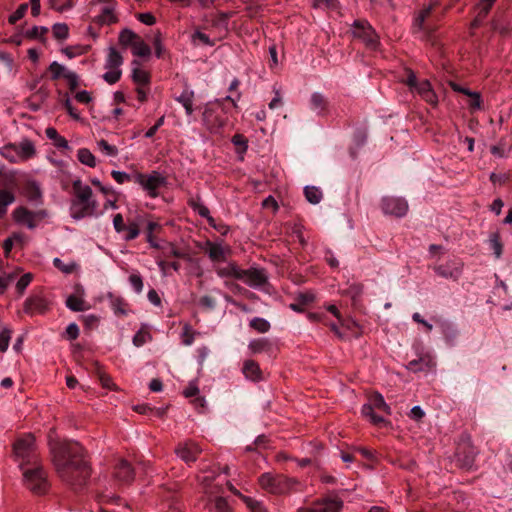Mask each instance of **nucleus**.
I'll return each instance as SVG.
<instances>
[{
	"mask_svg": "<svg viewBox=\"0 0 512 512\" xmlns=\"http://www.w3.org/2000/svg\"><path fill=\"white\" fill-rule=\"evenodd\" d=\"M32 274L26 273L20 277V279L16 283V289L20 294H23L27 286L32 281Z\"/></svg>",
	"mask_w": 512,
	"mask_h": 512,
	"instance_id": "nucleus-58",
	"label": "nucleus"
},
{
	"mask_svg": "<svg viewBox=\"0 0 512 512\" xmlns=\"http://www.w3.org/2000/svg\"><path fill=\"white\" fill-rule=\"evenodd\" d=\"M381 209L386 215L403 217L408 212V203L401 197L386 196L381 200Z\"/></svg>",
	"mask_w": 512,
	"mask_h": 512,
	"instance_id": "nucleus-11",
	"label": "nucleus"
},
{
	"mask_svg": "<svg viewBox=\"0 0 512 512\" xmlns=\"http://www.w3.org/2000/svg\"><path fill=\"white\" fill-rule=\"evenodd\" d=\"M78 160L91 168L96 166L95 156L91 153V151L87 148H81L77 153Z\"/></svg>",
	"mask_w": 512,
	"mask_h": 512,
	"instance_id": "nucleus-39",
	"label": "nucleus"
},
{
	"mask_svg": "<svg viewBox=\"0 0 512 512\" xmlns=\"http://www.w3.org/2000/svg\"><path fill=\"white\" fill-rule=\"evenodd\" d=\"M132 80L137 86L150 85L151 75L148 71L141 69V63L138 60L132 61Z\"/></svg>",
	"mask_w": 512,
	"mask_h": 512,
	"instance_id": "nucleus-21",
	"label": "nucleus"
},
{
	"mask_svg": "<svg viewBox=\"0 0 512 512\" xmlns=\"http://www.w3.org/2000/svg\"><path fill=\"white\" fill-rule=\"evenodd\" d=\"M132 53L138 57H147L151 54V49L140 37L133 43Z\"/></svg>",
	"mask_w": 512,
	"mask_h": 512,
	"instance_id": "nucleus-38",
	"label": "nucleus"
},
{
	"mask_svg": "<svg viewBox=\"0 0 512 512\" xmlns=\"http://www.w3.org/2000/svg\"><path fill=\"white\" fill-rule=\"evenodd\" d=\"M50 7L57 12H64L74 6L73 0H48Z\"/></svg>",
	"mask_w": 512,
	"mask_h": 512,
	"instance_id": "nucleus-48",
	"label": "nucleus"
},
{
	"mask_svg": "<svg viewBox=\"0 0 512 512\" xmlns=\"http://www.w3.org/2000/svg\"><path fill=\"white\" fill-rule=\"evenodd\" d=\"M18 146V153L20 154L19 157L22 160H28L32 158L35 153V146L32 141L28 139H24L20 142Z\"/></svg>",
	"mask_w": 512,
	"mask_h": 512,
	"instance_id": "nucleus-31",
	"label": "nucleus"
},
{
	"mask_svg": "<svg viewBox=\"0 0 512 512\" xmlns=\"http://www.w3.org/2000/svg\"><path fill=\"white\" fill-rule=\"evenodd\" d=\"M249 326L259 333H266L271 328L269 321L260 317H255L251 319L249 322Z\"/></svg>",
	"mask_w": 512,
	"mask_h": 512,
	"instance_id": "nucleus-42",
	"label": "nucleus"
},
{
	"mask_svg": "<svg viewBox=\"0 0 512 512\" xmlns=\"http://www.w3.org/2000/svg\"><path fill=\"white\" fill-rule=\"evenodd\" d=\"M342 507L343 502L338 497L323 498L309 507L298 509V512H340Z\"/></svg>",
	"mask_w": 512,
	"mask_h": 512,
	"instance_id": "nucleus-12",
	"label": "nucleus"
},
{
	"mask_svg": "<svg viewBox=\"0 0 512 512\" xmlns=\"http://www.w3.org/2000/svg\"><path fill=\"white\" fill-rule=\"evenodd\" d=\"M26 197L30 202H34V203L42 202V192H41L40 188L34 184L31 185L27 189Z\"/></svg>",
	"mask_w": 512,
	"mask_h": 512,
	"instance_id": "nucleus-52",
	"label": "nucleus"
},
{
	"mask_svg": "<svg viewBox=\"0 0 512 512\" xmlns=\"http://www.w3.org/2000/svg\"><path fill=\"white\" fill-rule=\"evenodd\" d=\"M182 343L186 346H189L194 341V332L191 329V326L188 324H185L183 327V331L181 334Z\"/></svg>",
	"mask_w": 512,
	"mask_h": 512,
	"instance_id": "nucleus-59",
	"label": "nucleus"
},
{
	"mask_svg": "<svg viewBox=\"0 0 512 512\" xmlns=\"http://www.w3.org/2000/svg\"><path fill=\"white\" fill-rule=\"evenodd\" d=\"M52 33L54 38L58 40H65L69 36V28L65 23H56L52 26Z\"/></svg>",
	"mask_w": 512,
	"mask_h": 512,
	"instance_id": "nucleus-46",
	"label": "nucleus"
},
{
	"mask_svg": "<svg viewBox=\"0 0 512 512\" xmlns=\"http://www.w3.org/2000/svg\"><path fill=\"white\" fill-rule=\"evenodd\" d=\"M272 348V343L267 338L253 339L248 344L251 354L270 353Z\"/></svg>",
	"mask_w": 512,
	"mask_h": 512,
	"instance_id": "nucleus-25",
	"label": "nucleus"
},
{
	"mask_svg": "<svg viewBox=\"0 0 512 512\" xmlns=\"http://www.w3.org/2000/svg\"><path fill=\"white\" fill-rule=\"evenodd\" d=\"M375 408H373L370 404L365 403L361 408V414L365 418H368L371 423L375 425H379L383 423L385 420L382 416L377 415L374 412Z\"/></svg>",
	"mask_w": 512,
	"mask_h": 512,
	"instance_id": "nucleus-36",
	"label": "nucleus"
},
{
	"mask_svg": "<svg viewBox=\"0 0 512 512\" xmlns=\"http://www.w3.org/2000/svg\"><path fill=\"white\" fill-rule=\"evenodd\" d=\"M66 306L70 310L75 311V312L84 311L86 309L85 301L82 298L77 297L75 295H70L66 299Z\"/></svg>",
	"mask_w": 512,
	"mask_h": 512,
	"instance_id": "nucleus-43",
	"label": "nucleus"
},
{
	"mask_svg": "<svg viewBox=\"0 0 512 512\" xmlns=\"http://www.w3.org/2000/svg\"><path fill=\"white\" fill-rule=\"evenodd\" d=\"M260 486L272 494H285L295 489L299 483L295 478L282 474L264 473L259 477Z\"/></svg>",
	"mask_w": 512,
	"mask_h": 512,
	"instance_id": "nucleus-4",
	"label": "nucleus"
},
{
	"mask_svg": "<svg viewBox=\"0 0 512 512\" xmlns=\"http://www.w3.org/2000/svg\"><path fill=\"white\" fill-rule=\"evenodd\" d=\"M11 334H12L11 329L6 328V327L3 328L2 331L0 332V351L2 353L6 352L9 347Z\"/></svg>",
	"mask_w": 512,
	"mask_h": 512,
	"instance_id": "nucleus-54",
	"label": "nucleus"
},
{
	"mask_svg": "<svg viewBox=\"0 0 512 512\" xmlns=\"http://www.w3.org/2000/svg\"><path fill=\"white\" fill-rule=\"evenodd\" d=\"M13 219L20 225H25L29 229H35L37 222L48 217V212L44 209L30 211L26 207L20 206L13 211Z\"/></svg>",
	"mask_w": 512,
	"mask_h": 512,
	"instance_id": "nucleus-9",
	"label": "nucleus"
},
{
	"mask_svg": "<svg viewBox=\"0 0 512 512\" xmlns=\"http://www.w3.org/2000/svg\"><path fill=\"white\" fill-rule=\"evenodd\" d=\"M53 264L57 269L65 274H70L76 269V264L74 262L65 264L60 258H54Z\"/></svg>",
	"mask_w": 512,
	"mask_h": 512,
	"instance_id": "nucleus-56",
	"label": "nucleus"
},
{
	"mask_svg": "<svg viewBox=\"0 0 512 512\" xmlns=\"http://www.w3.org/2000/svg\"><path fill=\"white\" fill-rule=\"evenodd\" d=\"M242 372L244 376L252 381H260L262 380V371L260 366L254 360H246L243 364Z\"/></svg>",
	"mask_w": 512,
	"mask_h": 512,
	"instance_id": "nucleus-24",
	"label": "nucleus"
},
{
	"mask_svg": "<svg viewBox=\"0 0 512 512\" xmlns=\"http://www.w3.org/2000/svg\"><path fill=\"white\" fill-rule=\"evenodd\" d=\"M231 141L241 152H245L248 148V141L242 134H235Z\"/></svg>",
	"mask_w": 512,
	"mask_h": 512,
	"instance_id": "nucleus-61",
	"label": "nucleus"
},
{
	"mask_svg": "<svg viewBox=\"0 0 512 512\" xmlns=\"http://www.w3.org/2000/svg\"><path fill=\"white\" fill-rule=\"evenodd\" d=\"M107 298L110 302V307L113 310L114 314L117 316H126L129 312V305L121 296H116L113 293L109 292L107 294Z\"/></svg>",
	"mask_w": 512,
	"mask_h": 512,
	"instance_id": "nucleus-23",
	"label": "nucleus"
},
{
	"mask_svg": "<svg viewBox=\"0 0 512 512\" xmlns=\"http://www.w3.org/2000/svg\"><path fill=\"white\" fill-rule=\"evenodd\" d=\"M15 201L14 194L6 189L0 190V218L7 213V207Z\"/></svg>",
	"mask_w": 512,
	"mask_h": 512,
	"instance_id": "nucleus-34",
	"label": "nucleus"
},
{
	"mask_svg": "<svg viewBox=\"0 0 512 512\" xmlns=\"http://www.w3.org/2000/svg\"><path fill=\"white\" fill-rule=\"evenodd\" d=\"M27 9H28V4L27 3H23L21 4L15 12H13L9 18H8V21L10 24H15L17 21H19L20 19H22L25 15V13L27 12Z\"/></svg>",
	"mask_w": 512,
	"mask_h": 512,
	"instance_id": "nucleus-55",
	"label": "nucleus"
},
{
	"mask_svg": "<svg viewBox=\"0 0 512 512\" xmlns=\"http://www.w3.org/2000/svg\"><path fill=\"white\" fill-rule=\"evenodd\" d=\"M48 309V302L41 296H33L26 299L24 311L30 315L43 314Z\"/></svg>",
	"mask_w": 512,
	"mask_h": 512,
	"instance_id": "nucleus-19",
	"label": "nucleus"
},
{
	"mask_svg": "<svg viewBox=\"0 0 512 512\" xmlns=\"http://www.w3.org/2000/svg\"><path fill=\"white\" fill-rule=\"evenodd\" d=\"M111 176L118 184H124L133 179V177L130 174L123 172V171H117V170H113L111 172Z\"/></svg>",
	"mask_w": 512,
	"mask_h": 512,
	"instance_id": "nucleus-63",
	"label": "nucleus"
},
{
	"mask_svg": "<svg viewBox=\"0 0 512 512\" xmlns=\"http://www.w3.org/2000/svg\"><path fill=\"white\" fill-rule=\"evenodd\" d=\"M13 450L16 457L25 460L27 463H33V461H37L35 454V438L31 434L19 438L14 443Z\"/></svg>",
	"mask_w": 512,
	"mask_h": 512,
	"instance_id": "nucleus-10",
	"label": "nucleus"
},
{
	"mask_svg": "<svg viewBox=\"0 0 512 512\" xmlns=\"http://www.w3.org/2000/svg\"><path fill=\"white\" fill-rule=\"evenodd\" d=\"M201 452V448L194 442L180 443L175 448L176 455L186 463L195 462Z\"/></svg>",
	"mask_w": 512,
	"mask_h": 512,
	"instance_id": "nucleus-14",
	"label": "nucleus"
},
{
	"mask_svg": "<svg viewBox=\"0 0 512 512\" xmlns=\"http://www.w3.org/2000/svg\"><path fill=\"white\" fill-rule=\"evenodd\" d=\"M375 408H373L370 404L365 403L361 408V414L365 418H368L371 423L375 425H379L383 423L385 420L382 416L377 415L374 412Z\"/></svg>",
	"mask_w": 512,
	"mask_h": 512,
	"instance_id": "nucleus-35",
	"label": "nucleus"
},
{
	"mask_svg": "<svg viewBox=\"0 0 512 512\" xmlns=\"http://www.w3.org/2000/svg\"><path fill=\"white\" fill-rule=\"evenodd\" d=\"M50 452L56 472L65 483L74 488L86 484L91 473L81 445L76 442H51Z\"/></svg>",
	"mask_w": 512,
	"mask_h": 512,
	"instance_id": "nucleus-1",
	"label": "nucleus"
},
{
	"mask_svg": "<svg viewBox=\"0 0 512 512\" xmlns=\"http://www.w3.org/2000/svg\"><path fill=\"white\" fill-rule=\"evenodd\" d=\"M367 403L379 411H382L388 415L391 414L389 405L385 402L383 396L378 392L370 394Z\"/></svg>",
	"mask_w": 512,
	"mask_h": 512,
	"instance_id": "nucleus-30",
	"label": "nucleus"
},
{
	"mask_svg": "<svg viewBox=\"0 0 512 512\" xmlns=\"http://www.w3.org/2000/svg\"><path fill=\"white\" fill-rule=\"evenodd\" d=\"M496 0H480L476 5V20H484L489 14Z\"/></svg>",
	"mask_w": 512,
	"mask_h": 512,
	"instance_id": "nucleus-37",
	"label": "nucleus"
},
{
	"mask_svg": "<svg viewBox=\"0 0 512 512\" xmlns=\"http://www.w3.org/2000/svg\"><path fill=\"white\" fill-rule=\"evenodd\" d=\"M72 198L70 201V216L74 220H81L96 214L98 202L93 198L90 186L80 179L72 182Z\"/></svg>",
	"mask_w": 512,
	"mask_h": 512,
	"instance_id": "nucleus-2",
	"label": "nucleus"
},
{
	"mask_svg": "<svg viewBox=\"0 0 512 512\" xmlns=\"http://www.w3.org/2000/svg\"><path fill=\"white\" fill-rule=\"evenodd\" d=\"M352 34L370 49H376L379 45V37L376 31L366 20L354 21L352 25Z\"/></svg>",
	"mask_w": 512,
	"mask_h": 512,
	"instance_id": "nucleus-8",
	"label": "nucleus"
},
{
	"mask_svg": "<svg viewBox=\"0 0 512 512\" xmlns=\"http://www.w3.org/2000/svg\"><path fill=\"white\" fill-rule=\"evenodd\" d=\"M214 506L217 512H230L228 502L223 497H216L214 501Z\"/></svg>",
	"mask_w": 512,
	"mask_h": 512,
	"instance_id": "nucleus-64",
	"label": "nucleus"
},
{
	"mask_svg": "<svg viewBox=\"0 0 512 512\" xmlns=\"http://www.w3.org/2000/svg\"><path fill=\"white\" fill-rule=\"evenodd\" d=\"M435 366V362L430 355L420 356L418 359L411 360L407 364V369L416 373L430 370Z\"/></svg>",
	"mask_w": 512,
	"mask_h": 512,
	"instance_id": "nucleus-22",
	"label": "nucleus"
},
{
	"mask_svg": "<svg viewBox=\"0 0 512 512\" xmlns=\"http://www.w3.org/2000/svg\"><path fill=\"white\" fill-rule=\"evenodd\" d=\"M478 451L474 447L471 437L462 434L455 450V458L457 465L463 469L470 470L475 462Z\"/></svg>",
	"mask_w": 512,
	"mask_h": 512,
	"instance_id": "nucleus-5",
	"label": "nucleus"
},
{
	"mask_svg": "<svg viewBox=\"0 0 512 512\" xmlns=\"http://www.w3.org/2000/svg\"><path fill=\"white\" fill-rule=\"evenodd\" d=\"M311 105L314 110H317L319 113H321L326 109L327 102L321 93L315 92L311 95Z\"/></svg>",
	"mask_w": 512,
	"mask_h": 512,
	"instance_id": "nucleus-45",
	"label": "nucleus"
},
{
	"mask_svg": "<svg viewBox=\"0 0 512 512\" xmlns=\"http://www.w3.org/2000/svg\"><path fill=\"white\" fill-rule=\"evenodd\" d=\"M99 149L104 152L106 155H109V156H115L117 155V148L113 145H110L106 140L104 139H101L100 141H98L97 143Z\"/></svg>",
	"mask_w": 512,
	"mask_h": 512,
	"instance_id": "nucleus-60",
	"label": "nucleus"
},
{
	"mask_svg": "<svg viewBox=\"0 0 512 512\" xmlns=\"http://www.w3.org/2000/svg\"><path fill=\"white\" fill-rule=\"evenodd\" d=\"M129 283L137 294L142 292L144 284L140 274H131L129 276Z\"/></svg>",
	"mask_w": 512,
	"mask_h": 512,
	"instance_id": "nucleus-57",
	"label": "nucleus"
},
{
	"mask_svg": "<svg viewBox=\"0 0 512 512\" xmlns=\"http://www.w3.org/2000/svg\"><path fill=\"white\" fill-rule=\"evenodd\" d=\"M45 134H46L47 138H49L50 140H52L54 142V145L57 148H60V149H68L69 148L68 141L64 137L59 135V133L57 132V130L55 128L48 127L45 131Z\"/></svg>",
	"mask_w": 512,
	"mask_h": 512,
	"instance_id": "nucleus-33",
	"label": "nucleus"
},
{
	"mask_svg": "<svg viewBox=\"0 0 512 512\" xmlns=\"http://www.w3.org/2000/svg\"><path fill=\"white\" fill-rule=\"evenodd\" d=\"M64 79L67 81L71 91H74L79 85V76L73 71L69 70L67 73H65Z\"/></svg>",
	"mask_w": 512,
	"mask_h": 512,
	"instance_id": "nucleus-62",
	"label": "nucleus"
},
{
	"mask_svg": "<svg viewBox=\"0 0 512 512\" xmlns=\"http://www.w3.org/2000/svg\"><path fill=\"white\" fill-rule=\"evenodd\" d=\"M188 204L201 217L206 218L208 223L211 226H213V227L215 226V220L210 215V211H209L208 207L203 204V202L201 201V199L199 197H197L196 199H194V198L190 199L188 201Z\"/></svg>",
	"mask_w": 512,
	"mask_h": 512,
	"instance_id": "nucleus-26",
	"label": "nucleus"
},
{
	"mask_svg": "<svg viewBox=\"0 0 512 512\" xmlns=\"http://www.w3.org/2000/svg\"><path fill=\"white\" fill-rule=\"evenodd\" d=\"M195 94L193 90L184 89L182 93L176 98V101L179 102L185 109V112L188 116H191L194 112L193 102H194Z\"/></svg>",
	"mask_w": 512,
	"mask_h": 512,
	"instance_id": "nucleus-27",
	"label": "nucleus"
},
{
	"mask_svg": "<svg viewBox=\"0 0 512 512\" xmlns=\"http://www.w3.org/2000/svg\"><path fill=\"white\" fill-rule=\"evenodd\" d=\"M240 280L250 287L258 288L267 283L268 277L264 269L252 267L246 270L242 269Z\"/></svg>",
	"mask_w": 512,
	"mask_h": 512,
	"instance_id": "nucleus-13",
	"label": "nucleus"
},
{
	"mask_svg": "<svg viewBox=\"0 0 512 512\" xmlns=\"http://www.w3.org/2000/svg\"><path fill=\"white\" fill-rule=\"evenodd\" d=\"M49 72L51 73L52 80H58L59 78H65V73L69 70L65 68L62 64L54 61L48 67Z\"/></svg>",
	"mask_w": 512,
	"mask_h": 512,
	"instance_id": "nucleus-44",
	"label": "nucleus"
},
{
	"mask_svg": "<svg viewBox=\"0 0 512 512\" xmlns=\"http://www.w3.org/2000/svg\"><path fill=\"white\" fill-rule=\"evenodd\" d=\"M34 467L23 471V480L25 486L34 494H45L49 489L48 474L43 466L37 461L32 463Z\"/></svg>",
	"mask_w": 512,
	"mask_h": 512,
	"instance_id": "nucleus-3",
	"label": "nucleus"
},
{
	"mask_svg": "<svg viewBox=\"0 0 512 512\" xmlns=\"http://www.w3.org/2000/svg\"><path fill=\"white\" fill-rule=\"evenodd\" d=\"M139 36L130 29H123L119 33V43L123 46H133Z\"/></svg>",
	"mask_w": 512,
	"mask_h": 512,
	"instance_id": "nucleus-41",
	"label": "nucleus"
},
{
	"mask_svg": "<svg viewBox=\"0 0 512 512\" xmlns=\"http://www.w3.org/2000/svg\"><path fill=\"white\" fill-rule=\"evenodd\" d=\"M242 269L235 263L230 262L226 266L218 267L216 273L219 277H231L237 280L241 278Z\"/></svg>",
	"mask_w": 512,
	"mask_h": 512,
	"instance_id": "nucleus-28",
	"label": "nucleus"
},
{
	"mask_svg": "<svg viewBox=\"0 0 512 512\" xmlns=\"http://www.w3.org/2000/svg\"><path fill=\"white\" fill-rule=\"evenodd\" d=\"M304 194L308 202L311 204H318L322 199V192L318 187L306 186Z\"/></svg>",
	"mask_w": 512,
	"mask_h": 512,
	"instance_id": "nucleus-40",
	"label": "nucleus"
},
{
	"mask_svg": "<svg viewBox=\"0 0 512 512\" xmlns=\"http://www.w3.org/2000/svg\"><path fill=\"white\" fill-rule=\"evenodd\" d=\"M117 7L116 1H110L109 5H105L99 15H97L93 21L99 25H111L118 22V18L115 14Z\"/></svg>",
	"mask_w": 512,
	"mask_h": 512,
	"instance_id": "nucleus-16",
	"label": "nucleus"
},
{
	"mask_svg": "<svg viewBox=\"0 0 512 512\" xmlns=\"http://www.w3.org/2000/svg\"><path fill=\"white\" fill-rule=\"evenodd\" d=\"M151 339H152V337H151V334L149 333V331L140 329L139 331L136 332V334L133 337V344L136 347H141L142 345H144Z\"/></svg>",
	"mask_w": 512,
	"mask_h": 512,
	"instance_id": "nucleus-50",
	"label": "nucleus"
},
{
	"mask_svg": "<svg viewBox=\"0 0 512 512\" xmlns=\"http://www.w3.org/2000/svg\"><path fill=\"white\" fill-rule=\"evenodd\" d=\"M161 251H162L163 257H165V258L176 257V258L186 259L188 261L191 260V258H190L188 253L181 251L180 249H178L176 247L175 244H173L171 242H166L161 247Z\"/></svg>",
	"mask_w": 512,
	"mask_h": 512,
	"instance_id": "nucleus-29",
	"label": "nucleus"
},
{
	"mask_svg": "<svg viewBox=\"0 0 512 512\" xmlns=\"http://www.w3.org/2000/svg\"><path fill=\"white\" fill-rule=\"evenodd\" d=\"M133 180L139 184L151 198L158 197L159 189L167 185L166 177L158 171H152L149 174L136 173L133 176Z\"/></svg>",
	"mask_w": 512,
	"mask_h": 512,
	"instance_id": "nucleus-6",
	"label": "nucleus"
},
{
	"mask_svg": "<svg viewBox=\"0 0 512 512\" xmlns=\"http://www.w3.org/2000/svg\"><path fill=\"white\" fill-rule=\"evenodd\" d=\"M490 247L496 258H500L502 254V243L498 233H492L489 238Z\"/></svg>",
	"mask_w": 512,
	"mask_h": 512,
	"instance_id": "nucleus-49",
	"label": "nucleus"
},
{
	"mask_svg": "<svg viewBox=\"0 0 512 512\" xmlns=\"http://www.w3.org/2000/svg\"><path fill=\"white\" fill-rule=\"evenodd\" d=\"M48 32V28L44 26H34L25 32L26 37L30 39H42Z\"/></svg>",
	"mask_w": 512,
	"mask_h": 512,
	"instance_id": "nucleus-53",
	"label": "nucleus"
},
{
	"mask_svg": "<svg viewBox=\"0 0 512 512\" xmlns=\"http://www.w3.org/2000/svg\"><path fill=\"white\" fill-rule=\"evenodd\" d=\"M122 64V55L114 47H110L104 64V68L107 70L102 76L104 81L110 85L117 83L122 76Z\"/></svg>",
	"mask_w": 512,
	"mask_h": 512,
	"instance_id": "nucleus-7",
	"label": "nucleus"
},
{
	"mask_svg": "<svg viewBox=\"0 0 512 512\" xmlns=\"http://www.w3.org/2000/svg\"><path fill=\"white\" fill-rule=\"evenodd\" d=\"M124 232H125L124 239L126 241H131V240L136 239L140 234V229H139L138 223L137 222H129V224L126 225V229Z\"/></svg>",
	"mask_w": 512,
	"mask_h": 512,
	"instance_id": "nucleus-51",
	"label": "nucleus"
},
{
	"mask_svg": "<svg viewBox=\"0 0 512 512\" xmlns=\"http://www.w3.org/2000/svg\"><path fill=\"white\" fill-rule=\"evenodd\" d=\"M114 477L121 484H130L135 477L134 470L126 460H120L115 467Z\"/></svg>",
	"mask_w": 512,
	"mask_h": 512,
	"instance_id": "nucleus-17",
	"label": "nucleus"
},
{
	"mask_svg": "<svg viewBox=\"0 0 512 512\" xmlns=\"http://www.w3.org/2000/svg\"><path fill=\"white\" fill-rule=\"evenodd\" d=\"M0 154L11 163L21 161L16 144H7L0 149Z\"/></svg>",
	"mask_w": 512,
	"mask_h": 512,
	"instance_id": "nucleus-32",
	"label": "nucleus"
},
{
	"mask_svg": "<svg viewBox=\"0 0 512 512\" xmlns=\"http://www.w3.org/2000/svg\"><path fill=\"white\" fill-rule=\"evenodd\" d=\"M206 253L213 262L226 261L227 255L230 253L229 247H224L219 243L208 241L205 248Z\"/></svg>",
	"mask_w": 512,
	"mask_h": 512,
	"instance_id": "nucleus-20",
	"label": "nucleus"
},
{
	"mask_svg": "<svg viewBox=\"0 0 512 512\" xmlns=\"http://www.w3.org/2000/svg\"><path fill=\"white\" fill-rule=\"evenodd\" d=\"M463 263L460 260L454 259L450 260L443 265H439L435 267V272L444 277V278H452L458 279L462 274Z\"/></svg>",
	"mask_w": 512,
	"mask_h": 512,
	"instance_id": "nucleus-15",
	"label": "nucleus"
},
{
	"mask_svg": "<svg viewBox=\"0 0 512 512\" xmlns=\"http://www.w3.org/2000/svg\"><path fill=\"white\" fill-rule=\"evenodd\" d=\"M240 498L251 512H266L261 502L245 495H240Z\"/></svg>",
	"mask_w": 512,
	"mask_h": 512,
	"instance_id": "nucleus-47",
	"label": "nucleus"
},
{
	"mask_svg": "<svg viewBox=\"0 0 512 512\" xmlns=\"http://www.w3.org/2000/svg\"><path fill=\"white\" fill-rule=\"evenodd\" d=\"M203 122L212 133H217L225 124L212 107H206L203 112Z\"/></svg>",
	"mask_w": 512,
	"mask_h": 512,
	"instance_id": "nucleus-18",
	"label": "nucleus"
}]
</instances>
